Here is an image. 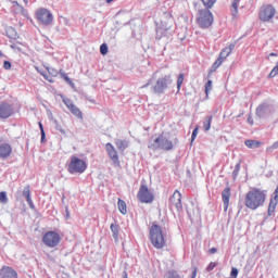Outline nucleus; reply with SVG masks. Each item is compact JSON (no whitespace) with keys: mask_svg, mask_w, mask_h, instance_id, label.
Returning a JSON list of instances; mask_svg holds the SVG:
<instances>
[{"mask_svg":"<svg viewBox=\"0 0 278 278\" xmlns=\"http://www.w3.org/2000/svg\"><path fill=\"white\" fill-rule=\"evenodd\" d=\"M24 3L27 5V3H29V0H24Z\"/></svg>","mask_w":278,"mask_h":278,"instance_id":"59","label":"nucleus"},{"mask_svg":"<svg viewBox=\"0 0 278 278\" xmlns=\"http://www.w3.org/2000/svg\"><path fill=\"white\" fill-rule=\"evenodd\" d=\"M184 79H185L184 74H179L178 79H177V90H178V92H179V90H181V85L184 84Z\"/></svg>","mask_w":278,"mask_h":278,"instance_id":"39","label":"nucleus"},{"mask_svg":"<svg viewBox=\"0 0 278 278\" xmlns=\"http://www.w3.org/2000/svg\"><path fill=\"white\" fill-rule=\"evenodd\" d=\"M238 5H240V0H233L232 2V16L238 15Z\"/></svg>","mask_w":278,"mask_h":278,"instance_id":"33","label":"nucleus"},{"mask_svg":"<svg viewBox=\"0 0 278 278\" xmlns=\"http://www.w3.org/2000/svg\"><path fill=\"white\" fill-rule=\"evenodd\" d=\"M212 80H207L205 84V96L206 99H210V92H212Z\"/></svg>","mask_w":278,"mask_h":278,"instance_id":"31","label":"nucleus"},{"mask_svg":"<svg viewBox=\"0 0 278 278\" xmlns=\"http://www.w3.org/2000/svg\"><path fill=\"white\" fill-rule=\"evenodd\" d=\"M3 68H5V71H10V68H12V63H10V61H4Z\"/></svg>","mask_w":278,"mask_h":278,"instance_id":"49","label":"nucleus"},{"mask_svg":"<svg viewBox=\"0 0 278 278\" xmlns=\"http://www.w3.org/2000/svg\"><path fill=\"white\" fill-rule=\"evenodd\" d=\"M60 233L55 231H48L42 237V242L46 244V247H49V249H55L58 244H60Z\"/></svg>","mask_w":278,"mask_h":278,"instance_id":"10","label":"nucleus"},{"mask_svg":"<svg viewBox=\"0 0 278 278\" xmlns=\"http://www.w3.org/2000/svg\"><path fill=\"white\" fill-rule=\"evenodd\" d=\"M7 36L8 38H11V40H16L18 38V33H16V29L12 26L7 28Z\"/></svg>","mask_w":278,"mask_h":278,"instance_id":"24","label":"nucleus"},{"mask_svg":"<svg viewBox=\"0 0 278 278\" xmlns=\"http://www.w3.org/2000/svg\"><path fill=\"white\" fill-rule=\"evenodd\" d=\"M150 240L154 249H164L166 247V241L164 240V233L162 232V227L153 223L150 227Z\"/></svg>","mask_w":278,"mask_h":278,"instance_id":"4","label":"nucleus"},{"mask_svg":"<svg viewBox=\"0 0 278 278\" xmlns=\"http://www.w3.org/2000/svg\"><path fill=\"white\" fill-rule=\"evenodd\" d=\"M115 144H116L118 151H125V149H127L129 147V142L127 140H123V139H116Z\"/></svg>","mask_w":278,"mask_h":278,"instance_id":"21","label":"nucleus"},{"mask_svg":"<svg viewBox=\"0 0 278 278\" xmlns=\"http://www.w3.org/2000/svg\"><path fill=\"white\" fill-rule=\"evenodd\" d=\"M12 154V146L8 143L0 144V159L5 160Z\"/></svg>","mask_w":278,"mask_h":278,"instance_id":"19","label":"nucleus"},{"mask_svg":"<svg viewBox=\"0 0 278 278\" xmlns=\"http://www.w3.org/2000/svg\"><path fill=\"white\" fill-rule=\"evenodd\" d=\"M275 14H277V10H275L273 5H263L260 10V20L267 23V21L275 17Z\"/></svg>","mask_w":278,"mask_h":278,"instance_id":"11","label":"nucleus"},{"mask_svg":"<svg viewBox=\"0 0 278 278\" xmlns=\"http://www.w3.org/2000/svg\"><path fill=\"white\" fill-rule=\"evenodd\" d=\"M3 56V53L1 52V50H0V58H2Z\"/></svg>","mask_w":278,"mask_h":278,"instance_id":"61","label":"nucleus"},{"mask_svg":"<svg viewBox=\"0 0 278 278\" xmlns=\"http://www.w3.org/2000/svg\"><path fill=\"white\" fill-rule=\"evenodd\" d=\"M244 144L248 147V149H260L262 143L257 140L248 139L244 141Z\"/></svg>","mask_w":278,"mask_h":278,"instance_id":"22","label":"nucleus"},{"mask_svg":"<svg viewBox=\"0 0 278 278\" xmlns=\"http://www.w3.org/2000/svg\"><path fill=\"white\" fill-rule=\"evenodd\" d=\"M217 0H202L203 5L210 10L211 8H214V4Z\"/></svg>","mask_w":278,"mask_h":278,"instance_id":"35","label":"nucleus"},{"mask_svg":"<svg viewBox=\"0 0 278 278\" xmlns=\"http://www.w3.org/2000/svg\"><path fill=\"white\" fill-rule=\"evenodd\" d=\"M123 278H127V271H124Z\"/></svg>","mask_w":278,"mask_h":278,"instance_id":"58","label":"nucleus"},{"mask_svg":"<svg viewBox=\"0 0 278 278\" xmlns=\"http://www.w3.org/2000/svg\"><path fill=\"white\" fill-rule=\"evenodd\" d=\"M240 116H242L241 114L240 115H238V118H240Z\"/></svg>","mask_w":278,"mask_h":278,"instance_id":"63","label":"nucleus"},{"mask_svg":"<svg viewBox=\"0 0 278 278\" xmlns=\"http://www.w3.org/2000/svg\"><path fill=\"white\" fill-rule=\"evenodd\" d=\"M13 114H14V106H12V104L5 101L0 102V118L2 121L10 118V116H12Z\"/></svg>","mask_w":278,"mask_h":278,"instance_id":"13","label":"nucleus"},{"mask_svg":"<svg viewBox=\"0 0 278 278\" xmlns=\"http://www.w3.org/2000/svg\"><path fill=\"white\" fill-rule=\"evenodd\" d=\"M137 199L140 201V203H153L155 195H153V192L149 190L147 185H141L137 193Z\"/></svg>","mask_w":278,"mask_h":278,"instance_id":"8","label":"nucleus"},{"mask_svg":"<svg viewBox=\"0 0 278 278\" xmlns=\"http://www.w3.org/2000/svg\"><path fill=\"white\" fill-rule=\"evenodd\" d=\"M172 84L173 76L170 74H160V72H155L141 88H149V86H151V91L154 94H164Z\"/></svg>","mask_w":278,"mask_h":278,"instance_id":"1","label":"nucleus"},{"mask_svg":"<svg viewBox=\"0 0 278 278\" xmlns=\"http://www.w3.org/2000/svg\"><path fill=\"white\" fill-rule=\"evenodd\" d=\"M222 199L224 203V212H227V210H229V201L231 199V189L229 187H226L222 191Z\"/></svg>","mask_w":278,"mask_h":278,"instance_id":"17","label":"nucleus"},{"mask_svg":"<svg viewBox=\"0 0 278 278\" xmlns=\"http://www.w3.org/2000/svg\"><path fill=\"white\" fill-rule=\"evenodd\" d=\"M66 213L68 214V208L66 210Z\"/></svg>","mask_w":278,"mask_h":278,"instance_id":"64","label":"nucleus"},{"mask_svg":"<svg viewBox=\"0 0 278 278\" xmlns=\"http://www.w3.org/2000/svg\"><path fill=\"white\" fill-rule=\"evenodd\" d=\"M0 278H18V273L10 266H3L0 269Z\"/></svg>","mask_w":278,"mask_h":278,"instance_id":"14","label":"nucleus"},{"mask_svg":"<svg viewBox=\"0 0 278 278\" xmlns=\"http://www.w3.org/2000/svg\"><path fill=\"white\" fill-rule=\"evenodd\" d=\"M50 118H51V121H53L56 131H60V134H66V130H64V128H62V125H60V122H58V119H53V114H51V113H50Z\"/></svg>","mask_w":278,"mask_h":278,"instance_id":"27","label":"nucleus"},{"mask_svg":"<svg viewBox=\"0 0 278 278\" xmlns=\"http://www.w3.org/2000/svg\"><path fill=\"white\" fill-rule=\"evenodd\" d=\"M174 147L173 141L164 135L156 137L153 142L148 146L152 151H173Z\"/></svg>","mask_w":278,"mask_h":278,"instance_id":"5","label":"nucleus"},{"mask_svg":"<svg viewBox=\"0 0 278 278\" xmlns=\"http://www.w3.org/2000/svg\"><path fill=\"white\" fill-rule=\"evenodd\" d=\"M39 128H40V132H41V142H45V140L47 138V134L45 132V126H42L41 122H39Z\"/></svg>","mask_w":278,"mask_h":278,"instance_id":"40","label":"nucleus"},{"mask_svg":"<svg viewBox=\"0 0 278 278\" xmlns=\"http://www.w3.org/2000/svg\"><path fill=\"white\" fill-rule=\"evenodd\" d=\"M239 173H240V163H238V164L235 166V169H233V172H232V178H233V179H237Z\"/></svg>","mask_w":278,"mask_h":278,"instance_id":"43","label":"nucleus"},{"mask_svg":"<svg viewBox=\"0 0 278 278\" xmlns=\"http://www.w3.org/2000/svg\"><path fill=\"white\" fill-rule=\"evenodd\" d=\"M62 21H63L64 25H68L70 24L68 18H66V17H62Z\"/></svg>","mask_w":278,"mask_h":278,"instance_id":"53","label":"nucleus"},{"mask_svg":"<svg viewBox=\"0 0 278 278\" xmlns=\"http://www.w3.org/2000/svg\"><path fill=\"white\" fill-rule=\"evenodd\" d=\"M174 25L175 20L173 18V15L169 13H165L161 20V25L156 27V39L162 40V38L170 36L174 31Z\"/></svg>","mask_w":278,"mask_h":278,"instance_id":"3","label":"nucleus"},{"mask_svg":"<svg viewBox=\"0 0 278 278\" xmlns=\"http://www.w3.org/2000/svg\"><path fill=\"white\" fill-rule=\"evenodd\" d=\"M13 8H15V12H20V14H23V16H27V11H25V8L18 3V1L14 0L12 1Z\"/></svg>","mask_w":278,"mask_h":278,"instance_id":"23","label":"nucleus"},{"mask_svg":"<svg viewBox=\"0 0 278 278\" xmlns=\"http://www.w3.org/2000/svg\"><path fill=\"white\" fill-rule=\"evenodd\" d=\"M166 278H184V276L179 275L177 270H169Z\"/></svg>","mask_w":278,"mask_h":278,"instance_id":"32","label":"nucleus"},{"mask_svg":"<svg viewBox=\"0 0 278 278\" xmlns=\"http://www.w3.org/2000/svg\"><path fill=\"white\" fill-rule=\"evenodd\" d=\"M215 266H217V264L214 262H211L208 264V266L206 267L207 273H212V270L214 269Z\"/></svg>","mask_w":278,"mask_h":278,"instance_id":"48","label":"nucleus"},{"mask_svg":"<svg viewBox=\"0 0 278 278\" xmlns=\"http://www.w3.org/2000/svg\"><path fill=\"white\" fill-rule=\"evenodd\" d=\"M223 59H218L213 63L212 67H211V72L214 73L222 64H223Z\"/></svg>","mask_w":278,"mask_h":278,"instance_id":"29","label":"nucleus"},{"mask_svg":"<svg viewBox=\"0 0 278 278\" xmlns=\"http://www.w3.org/2000/svg\"><path fill=\"white\" fill-rule=\"evenodd\" d=\"M212 118H213L212 115H210L204 119V123H203L204 131H210V129H212Z\"/></svg>","mask_w":278,"mask_h":278,"instance_id":"26","label":"nucleus"},{"mask_svg":"<svg viewBox=\"0 0 278 278\" xmlns=\"http://www.w3.org/2000/svg\"><path fill=\"white\" fill-rule=\"evenodd\" d=\"M248 123H249L250 125H253V117L249 116V117H248Z\"/></svg>","mask_w":278,"mask_h":278,"instance_id":"54","label":"nucleus"},{"mask_svg":"<svg viewBox=\"0 0 278 278\" xmlns=\"http://www.w3.org/2000/svg\"><path fill=\"white\" fill-rule=\"evenodd\" d=\"M191 278H197V269L192 271Z\"/></svg>","mask_w":278,"mask_h":278,"instance_id":"55","label":"nucleus"},{"mask_svg":"<svg viewBox=\"0 0 278 278\" xmlns=\"http://www.w3.org/2000/svg\"><path fill=\"white\" fill-rule=\"evenodd\" d=\"M23 197H25L26 201H29L31 199V191L29 189V186L24 187Z\"/></svg>","mask_w":278,"mask_h":278,"instance_id":"30","label":"nucleus"},{"mask_svg":"<svg viewBox=\"0 0 278 278\" xmlns=\"http://www.w3.org/2000/svg\"><path fill=\"white\" fill-rule=\"evenodd\" d=\"M270 104L263 103L257 106L256 116H258V118H266V116L270 115Z\"/></svg>","mask_w":278,"mask_h":278,"instance_id":"15","label":"nucleus"},{"mask_svg":"<svg viewBox=\"0 0 278 278\" xmlns=\"http://www.w3.org/2000/svg\"><path fill=\"white\" fill-rule=\"evenodd\" d=\"M111 231L114 240H118V226L116 224H111Z\"/></svg>","mask_w":278,"mask_h":278,"instance_id":"28","label":"nucleus"},{"mask_svg":"<svg viewBox=\"0 0 278 278\" xmlns=\"http://www.w3.org/2000/svg\"><path fill=\"white\" fill-rule=\"evenodd\" d=\"M217 251H218V249L212 248L208 250V253H211V255H214V253H216Z\"/></svg>","mask_w":278,"mask_h":278,"instance_id":"52","label":"nucleus"},{"mask_svg":"<svg viewBox=\"0 0 278 278\" xmlns=\"http://www.w3.org/2000/svg\"><path fill=\"white\" fill-rule=\"evenodd\" d=\"M197 22L202 29L212 27V24L214 23L212 11L208 9L200 10L198 12Z\"/></svg>","mask_w":278,"mask_h":278,"instance_id":"6","label":"nucleus"},{"mask_svg":"<svg viewBox=\"0 0 278 278\" xmlns=\"http://www.w3.org/2000/svg\"><path fill=\"white\" fill-rule=\"evenodd\" d=\"M174 142H175V144H177L178 140H177V139H175V141H174Z\"/></svg>","mask_w":278,"mask_h":278,"instance_id":"62","label":"nucleus"},{"mask_svg":"<svg viewBox=\"0 0 278 278\" xmlns=\"http://www.w3.org/2000/svg\"><path fill=\"white\" fill-rule=\"evenodd\" d=\"M36 18L41 25L49 27L53 23V13L47 9H39L36 11Z\"/></svg>","mask_w":278,"mask_h":278,"instance_id":"9","label":"nucleus"},{"mask_svg":"<svg viewBox=\"0 0 278 278\" xmlns=\"http://www.w3.org/2000/svg\"><path fill=\"white\" fill-rule=\"evenodd\" d=\"M105 149L112 162H114V164H118V152L116 151L114 146L112 143H106Z\"/></svg>","mask_w":278,"mask_h":278,"instance_id":"18","label":"nucleus"},{"mask_svg":"<svg viewBox=\"0 0 278 278\" xmlns=\"http://www.w3.org/2000/svg\"><path fill=\"white\" fill-rule=\"evenodd\" d=\"M245 207L255 211L266 203V190L253 188L245 194Z\"/></svg>","mask_w":278,"mask_h":278,"instance_id":"2","label":"nucleus"},{"mask_svg":"<svg viewBox=\"0 0 278 278\" xmlns=\"http://www.w3.org/2000/svg\"><path fill=\"white\" fill-rule=\"evenodd\" d=\"M278 75V63L276 64V66L271 70V72L269 73V77H277Z\"/></svg>","mask_w":278,"mask_h":278,"instance_id":"44","label":"nucleus"},{"mask_svg":"<svg viewBox=\"0 0 278 278\" xmlns=\"http://www.w3.org/2000/svg\"><path fill=\"white\" fill-rule=\"evenodd\" d=\"M46 68L48 71L49 75H51V77H58V70H55L53 67H49V66H47Z\"/></svg>","mask_w":278,"mask_h":278,"instance_id":"41","label":"nucleus"},{"mask_svg":"<svg viewBox=\"0 0 278 278\" xmlns=\"http://www.w3.org/2000/svg\"><path fill=\"white\" fill-rule=\"evenodd\" d=\"M26 202H27L28 206L30 207V210H36V205H34V201L31 200V198H30V200H26Z\"/></svg>","mask_w":278,"mask_h":278,"instance_id":"50","label":"nucleus"},{"mask_svg":"<svg viewBox=\"0 0 278 278\" xmlns=\"http://www.w3.org/2000/svg\"><path fill=\"white\" fill-rule=\"evenodd\" d=\"M100 53L101 55H108V43H102L100 46Z\"/></svg>","mask_w":278,"mask_h":278,"instance_id":"42","label":"nucleus"},{"mask_svg":"<svg viewBox=\"0 0 278 278\" xmlns=\"http://www.w3.org/2000/svg\"><path fill=\"white\" fill-rule=\"evenodd\" d=\"M275 149H278V141L274 142V143L269 147V150H270V151H275Z\"/></svg>","mask_w":278,"mask_h":278,"instance_id":"51","label":"nucleus"},{"mask_svg":"<svg viewBox=\"0 0 278 278\" xmlns=\"http://www.w3.org/2000/svg\"><path fill=\"white\" fill-rule=\"evenodd\" d=\"M63 79L68 84V86H71V88H75V83H73V80L68 77V75L66 74H61Z\"/></svg>","mask_w":278,"mask_h":278,"instance_id":"38","label":"nucleus"},{"mask_svg":"<svg viewBox=\"0 0 278 278\" xmlns=\"http://www.w3.org/2000/svg\"><path fill=\"white\" fill-rule=\"evenodd\" d=\"M269 58H277V53L275 52L269 53Z\"/></svg>","mask_w":278,"mask_h":278,"instance_id":"56","label":"nucleus"},{"mask_svg":"<svg viewBox=\"0 0 278 278\" xmlns=\"http://www.w3.org/2000/svg\"><path fill=\"white\" fill-rule=\"evenodd\" d=\"M0 203L5 205L8 203V193L5 191L0 192Z\"/></svg>","mask_w":278,"mask_h":278,"instance_id":"36","label":"nucleus"},{"mask_svg":"<svg viewBox=\"0 0 278 278\" xmlns=\"http://www.w3.org/2000/svg\"><path fill=\"white\" fill-rule=\"evenodd\" d=\"M86 168H88V165L77 156H72L67 165V170L71 175H77V173L81 175V173H86Z\"/></svg>","mask_w":278,"mask_h":278,"instance_id":"7","label":"nucleus"},{"mask_svg":"<svg viewBox=\"0 0 278 278\" xmlns=\"http://www.w3.org/2000/svg\"><path fill=\"white\" fill-rule=\"evenodd\" d=\"M38 73L42 75V77L45 79H47V81H50V84H53V77L49 76V74H47V72L42 71V70H38Z\"/></svg>","mask_w":278,"mask_h":278,"instance_id":"34","label":"nucleus"},{"mask_svg":"<svg viewBox=\"0 0 278 278\" xmlns=\"http://www.w3.org/2000/svg\"><path fill=\"white\" fill-rule=\"evenodd\" d=\"M277 204H278V194L271 197L269 200V206L277 208Z\"/></svg>","mask_w":278,"mask_h":278,"instance_id":"37","label":"nucleus"},{"mask_svg":"<svg viewBox=\"0 0 278 278\" xmlns=\"http://www.w3.org/2000/svg\"><path fill=\"white\" fill-rule=\"evenodd\" d=\"M275 210H277L275 206L268 205L267 215L273 216V214H275Z\"/></svg>","mask_w":278,"mask_h":278,"instance_id":"47","label":"nucleus"},{"mask_svg":"<svg viewBox=\"0 0 278 278\" xmlns=\"http://www.w3.org/2000/svg\"><path fill=\"white\" fill-rule=\"evenodd\" d=\"M274 194H275V197H277V194H278V188L275 190Z\"/></svg>","mask_w":278,"mask_h":278,"instance_id":"57","label":"nucleus"},{"mask_svg":"<svg viewBox=\"0 0 278 278\" xmlns=\"http://www.w3.org/2000/svg\"><path fill=\"white\" fill-rule=\"evenodd\" d=\"M62 101L74 116L78 117L80 121L84 118V113H81V110L73 103V100L62 97Z\"/></svg>","mask_w":278,"mask_h":278,"instance_id":"12","label":"nucleus"},{"mask_svg":"<svg viewBox=\"0 0 278 278\" xmlns=\"http://www.w3.org/2000/svg\"><path fill=\"white\" fill-rule=\"evenodd\" d=\"M112 1H114V0H106V3H112Z\"/></svg>","mask_w":278,"mask_h":278,"instance_id":"60","label":"nucleus"},{"mask_svg":"<svg viewBox=\"0 0 278 278\" xmlns=\"http://www.w3.org/2000/svg\"><path fill=\"white\" fill-rule=\"evenodd\" d=\"M117 207L121 214L123 215L127 214V203H125V201L118 199Z\"/></svg>","mask_w":278,"mask_h":278,"instance_id":"25","label":"nucleus"},{"mask_svg":"<svg viewBox=\"0 0 278 278\" xmlns=\"http://www.w3.org/2000/svg\"><path fill=\"white\" fill-rule=\"evenodd\" d=\"M235 49H236V45L230 43L228 47L224 48L220 51L219 59H222L223 61L227 60V58H229V55H231V51H233Z\"/></svg>","mask_w":278,"mask_h":278,"instance_id":"20","label":"nucleus"},{"mask_svg":"<svg viewBox=\"0 0 278 278\" xmlns=\"http://www.w3.org/2000/svg\"><path fill=\"white\" fill-rule=\"evenodd\" d=\"M169 203L176 207V210H182L184 205L181 204V193L175 191L174 194L169 198Z\"/></svg>","mask_w":278,"mask_h":278,"instance_id":"16","label":"nucleus"},{"mask_svg":"<svg viewBox=\"0 0 278 278\" xmlns=\"http://www.w3.org/2000/svg\"><path fill=\"white\" fill-rule=\"evenodd\" d=\"M198 134H199V127L193 129L191 135V141H194L197 139Z\"/></svg>","mask_w":278,"mask_h":278,"instance_id":"46","label":"nucleus"},{"mask_svg":"<svg viewBox=\"0 0 278 278\" xmlns=\"http://www.w3.org/2000/svg\"><path fill=\"white\" fill-rule=\"evenodd\" d=\"M230 277L231 278H238V268H236V267L231 268Z\"/></svg>","mask_w":278,"mask_h":278,"instance_id":"45","label":"nucleus"}]
</instances>
